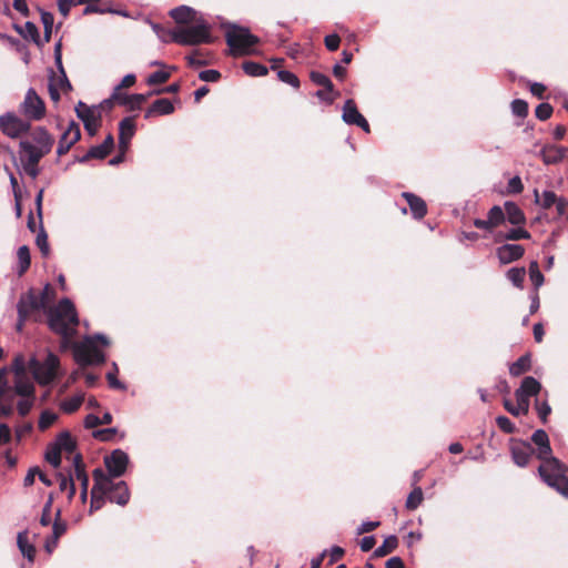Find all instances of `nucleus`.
<instances>
[{
	"instance_id": "3c124183",
	"label": "nucleus",
	"mask_w": 568,
	"mask_h": 568,
	"mask_svg": "<svg viewBox=\"0 0 568 568\" xmlns=\"http://www.w3.org/2000/svg\"><path fill=\"white\" fill-rule=\"evenodd\" d=\"M170 75H171L170 72L164 71V70H159V71L151 73L148 77L146 83L149 85L162 84L169 80Z\"/></svg>"
},
{
	"instance_id": "79ce46f5",
	"label": "nucleus",
	"mask_w": 568,
	"mask_h": 568,
	"mask_svg": "<svg viewBox=\"0 0 568 568\" xmlns=\"http://www.w3.org/2000/svg\"><path fill=\"white\" fill-rule=\"evenodd\" d=\"M9 389V385L0 386V415L10 416L13 413V404L12 398L8 403H4L2 399L7 396Z\"/></svg>"
},
{
	"instance_id": "58836bf2",
	"label": "nucleus",
	"mask_w": 568,
	"mask_h": 568,
	"mask_svg": "<svg viewBox=\"0 0 568 568\" xmlns=\"http://www.w3.org/2000/svg\"><path fill=\"white\" fill-rule=\"evenodd\" d=\"M424 499V494L420 487H415L412 493L408 495L405 506L409 510L416 509Z\"/></svg>"
},
{
	"instance_id": "4468645a",
	"label": "nucleus",
	"mask_w": 568,
	"mask_h": 568,
	"mask_svg": "<svg viewBox=\"0 0 568 568\" xmlns=\"http://www.w3.org/2000/svg\"><path fill=\"white\" fill-rule=\"evenodd\" d=\"M78 118H80L84 124V129L90 135H94L99 128V113L94 108L88 106L83 102H79L75 106Z\"/></svg>"
},
{
	"instance_id": "c85d7f7f",
	"label": "nucleus",
	"mask_w": 568,
	"mask_h": 568,
	"mask_svg": "<svg viewBox=\"0 0 568 568\" xmlns=\"http://www.w3.org/2000/svg\"><path fill=\"white\" fill-rule=\"evenodd\" d=\"M505 215L507 216V220L514 224H523L525 222V215L523 211L518 207L517 204L514 202H506L505 203Z\"/></svg>"
},
{
	"instance_id": "c03bdc74",
	"label": "nucleus",
	"mask_w": 568,
	"mask_h": 568,
	"mask_svg": "<svg viewBox=\"0 0 568 568\" xmlns=\"http://www.w3.org/2000/svg\"><path fill=\"white\" fill-rule=\"evenodd\" d=\"M529 277L535 288H539L544 284L545 278L536 261L529 265Z\"/></svg>"
},
{
	"instance_id": "bb28decb",
	"label": "nucleus",
	"mask_w": 568,
	"mask_h": 568,
	"mask_svg": "<svg viewBox=\"0 0 568 568\" xmlns=\"http://www.w3.org/2000/svg\"><path fill=\"white\" fill-rule=\"evenodd\" d=\"M112 98L116 100L118 103L128 105L131 110L140 109L142 103L146 100V95L144 94L121 95L114 93Z\"/></svg>"
},
{
	"instance_id": "338daca9",
	"label": "nucleus",
	"mask_w": 568,
	"mask_h": 568,
	"mask_svg": "<svg viewBox=\"0 0 568 568\" xmlns=\"http://www.w3.org/2000/svg\"><path fill=\"white\" fill-rule=\"evenodd\" d=\"M341 39L336 33L325 37V45L329 51H336L339 47Z\"/></svg>"
},
{
	"instance_id": "ddd939ff",
	"label": "nucleus",
	"mask_w": 568,
	"mask_h": 568,
	"mask_svg": "<svg viewBox=\"0 0 568 568\" xmlns=\"http://www.w3.org/2000/svg\"><path fill=\"white\" fill-rule=\"evenodd\" d=\"M129 464V456L121 449L113 450L110 455L104 457V465L108 469V476L112 479L120 477L125 473Z\"/></svg>"
},
{
	"instance_id": "c756f323",
	"label": "nucleus",
	"mask_w": 568,
	"mask_h": 568,
	"mask_svg": "<svg viewBox=\"0 0 568 568\" xmlns=\"http://www.w3.org/2000/svg\"><path fill=\"white\" fill-rule=\"evenodd\" d=\"M114 145V140L111 134H109L103 143L100 145L92 146L90 149V155H94V159H104L112 150Z\"/></svg>"
},
{
	"instance_id": "423d86ee",
	"label": "nucleus",
	"mask_w": 568,
	"mask_h": 568,
	"mask_svg": "<svg viewBox=\"0 0 568 568\" xmlns=\"http://www.w3.org/2000/svg\"><path fill=\"white\" fill-rule=\"evenodd\" d=\"M225 39L234 55L253 53L252 47L258 42V38L248 29L237 26H231L227 29Z\"/></svg>"
},
{
	"instance_id": "a878e982",
	"label": "nucleus",
	"mask_w": 568,
	"mask_h": 568,
	"mask_svg": "<svg viewBox=\"0 0 568 568\" xmlns=\"http://www.w3.org/2000/svg\"><path fill=\"white\" fill-rule=\"evenodd\" d=\"M72 465L74 468L73 479L80 481L81 488L89 486V477L85 473L84 464L82 462V456L80 454H74L72 456Z\"/></svg>"
},
{
	"instance_id": "6e6552de",
	"label": "nucleus",
	"mask_w": 568,
	"mask_h": 568,
	"mask_svg": "<svg viewBox=\"0 0 568 568\" xmlns=\"http://www.w3.org/2000/svg\"><path fill=\"white\" fill-rule=\"evenodd\" d=\"M19 112L30 122L40 121L45 116V103L33 88L27 90L23 101L19 104Z\"/></svg>"
},
{
	"instance_id": "9b49d317",
	"label": "nucleus",
	"mask_w": 568,
	"mask_h": 568,
	"mask_svg": "<svg viewBox=\"0 0 568 568\" xmlns=\"http://www.w3.org/2000/svg\"><path fill=\"white\" fill-rule=\"evenodd\" d=\"M48 90L53 102H58L60 100L61 92L65 93L71 90V84L62 65L58 67V72L50 70Z\"/></svg>"
},
{
	"instance_id": "6ab92c4d",
	"label": "nucleus",
	"mask_w": 568,
	"mask_h": 568,
	"mask_svg": "<svg viewBox=\"0 0 568 568\" xmlns=\"http://www.w3.org/2000/svg\"><path fill=\"white\" fill-rule=\"evenodd\" d=\"M524 252V247L519 244H504L497 248V256L501 264H508L520 258Z\"/></svg>"
},
{
	"instance_id": "f03ea898",
	"label": "nucleus",
	"mask_w": 568,
	"mask_h": 568,
	"mask_svg": "<svg viewBox=\"0 0 568 568\" xmlns=\"http://www.w3.org/2000/svg\"><path fill=\"white\" fill-rule=\"evenodd\" d=\"M53 143L54 139L43 126L36 128L31 139L20 141L19 159L26 174L32 179L39 175V162L51 152Z\"/></svg>"
},
{
	"instance_id": "7c9ffc66",
	"label": "nucleus",
	"mask_w": 568,
	"mask_h": 568,
	"mask_svg": "<svg viewBox=\"0 0 568 568\" xmlns=\"http://www.w3.org/2000/svg\"><path fill=\"white\" fill-rule=\"evenodd\" d=\"M17 544H18V547H19L21 554L24 557H27L30 561H32L33 558H34L36 549L29 542V540H28V532L27 531H21V532L18 534Z\"/></svg>"
},
{
	"instance_id": "b1692460",
	"label": "nucleus",
	"mask_w": 568,
	"mask_h": 568,
	"mask_svg": "<svg viewBox=\"0 0 568 568\" xmlns=\"http://www.w3.org/2000/svg\"><path fill=\"white\" fill-rule=\"evenodd\" d=\"M173 111L174 106L169 99H159L146 110L144 118L149 119L153 115H168L173 113Z\"/></svg>"
},
{
	"instance_id": "cd10ccee",
	"label": "nucleus",
	"mask_w": 568,
	"mask_h": 568,
	"mask_svg": "<svg viewBox=\"0 0 568 568\" xmlns=\"http://www.w3.org/2000/svg\"><path fill=\"white\" fill-rule=\"evenodd\" d=\"M60 453L65 452L72 454L75 449V442L69 432H62L58 435L55 442L52 443Z\"/></svg>"
},
{
	"instance_id": "dca6fc26",
	"label": "nucleus",
	"mask_w": 568,
	"mask_h": 568,
	"mask_svg": "<svg viewBox=\"0 0 568 568\" xmlns=\"http://www.w3.org/2000/svg\"><path fill=\"white\" fill-rule=\"evenodd\" d=\"M81 138L80 126L75 122H70L67 130L62 133L57 153L59 156L65 154Z\"/></svg>"
},
{
	"instance_id": "c9c22d12",
	"label": "nucleus",
	"mask_w": 568,
	"mask_h": 568,
	"mask_svg": "<svg viewBox=\"0 0 568 568\" xmlns=\"http://www.w3.org/2000/svg\"><path fill=\"white\" fill-rule=\"evenodd\" d=\"M530 365L531 362L529 355H524L510 365L509 373L513 376H519L525 372L529 371Z\"/></svg>"
},
{
	"instance_id": "ea45409f",
	"label": "nucleus",
	"mask_w": 568,
	"mask_h": 568,
	"mask_svg": "<svg viewBox=\"0 0 568 568\" xmlns=\"http://www.w3.org/2000/svg\"><path fill=\"white\" fill-rule=\"evenodd\" d=\"M487 219L488 223H490L493 229H495L504 223L506 215L504 210L499 205H495L489 210Z\"/></svg>"
},
{
	"instance_id": "f8f14e48",
	"label": "nucleus",
	"mask_w": 568,
	"mask_h": 568,
	"mask_svg": "<svg viewBox=\"0 0 568 568\" xmlns=\"http://www.w3.org/2000/svg\"><path fill=\"white\" fill-rule=\"evenodd\" d=\"M48 290L49 285L45 286V290L41 296H38L33 293H29L26 296L21 297L17 305L18 315L21 320H26L28 315L33 311L45 308V292Z\"/></svg>"
},
{
	"instance_id": "f3484780",
	"label": "nucleus",
	"mask_w": 568,
	"mask_h": 568,
	"mask_svg": "<svg viewBox=\"0 0 568 568\" xmlns=\"http://www.w3.org/2000/svg\"><path fill=\"white\" fill-rule=\"evenodd\" d=\"M135 133V122L133 116L124 118L119 124V148L126 152L129 143Z\"/></svg>"
},
{
	"instance_id": "393cba45",
	"label": "nucleus",
	"mask_w": 568,
	"mask_h": 568,
	"mask_svg": "<svg viewBox=\"0 0 568 568\" xmlns=\"http://www.w3.org/2000/svg\"><path fill=\"white\" fill-rule=\"evenodd\" d=\"M542 161L546 164H556L566 155V149L560 146H546L540 151Z\"/></svg>"
},
{
	"instance_id": "e2e57ef3",
	"label": "nucleus",
	"mask_w": 568,
	"mask_h": 568,
	"mask_svg": "<svg viewBox=\"0 0 568 568\" xmlns=\"http://www.w3.org/2000/svg\"><path fill=\"white\" fill-rule=\"evenodd\" d=\"M496 422H497L498 427L503 432H505L507 434H511V433L515 432V425H514V423L508 417H506V416H498Z\"/></svg>"
},
{
	"instance_id": "39448f33",
	"label": "nucleus",
	"mask_w": 568,
	"mask_h": 568,
	"mask_svg": "<svg viewBox=\"0 0 568 568\" xmlns=\"http://www.w3.org/2000/svg\"><path fill=\"white\" fill-rule=\"evenodd\" d=\"M97 342L109 345V339L103 334L87 336L74 346V358L80 365H97L105 361V355L98 348Z\"/></svg>"
},
{
	"instance_id": "09e8293b",
	"label": "nucleus",
	"mask_w": 568,
	"mask_h": 568,
	"mask_svg": "<svg viewBox=\"0 0 568 568\" xmlns=\"http://www.w3.org/2000/svg\"><path fill=\"white\" fill-rule=\"evenodd\" d=\"M36 402V395L21 397V399L17 404L18 413L21 416H26L30 413Z\"/></svg>"
},
{
	"instance_id": "a211bd4d",
	"label": "nucleus",
	"mask_w": 568,
	"mask_h": 568,
	"mask_svg": "<svg viewBox=\"0 0 568 568\" xmlns=\"http://www.w3.org/2000/svg\"><path fill=\"white\" fill-rule=\"evenodd\" d=\"M534 448L529 443L518 442L511 446V456L516 465L524 467L529 463Z\"/></svg>"
},
{
	"instance_id": "473e14b6",
	"label": "nucleus",
	"mask_w": 568,
	"mask_h": 568,
	"mask_svg": "<svg viewBox=\"0 0 568 568\" xmlns=\"http://www.w3.org/2000/svg\"><path fill=\"white\" fill-rule=\"evenodd\" d=\"M535 203L540 205L542 209L551 207L557 202V195L552 191H544L541 194L538 190H534Z\"/></svg>"
},
{
	"instance_id": "49530a36",
	"label": "nucleus",
	"mask_w": 568,
	"mask_h": 568,
	"mask_svg": "<svg viewBox=\"0 0 568 568\" xmlns=\"http://www.w3.org/2000/svg\"><path fill=\"white\" fill-rule=\"evenodd\" d=\"M526 271L524 267H513L507 272V278L516 286L521 287Z\"/></svg>"
},
{
	"instance_id": "0e129e2a",
	"label": "nucleus",
	"mask_w": 568,
	"mask_h": 568,
	"mask_svg": "<svg viewBox=\"0 0 568 568\" xmlns=\"http://www.w3.org/2000/svg\"><path fill=\"white\" fill-rule=\"evenodd\" d=\"M200 80L204 82H216L221 78V73L216 70H203L199 73Z\"/></svg>"
},
{
	"instance_id": "5fc2aeb1",
	"label": "nucleus",
	"mask_w": 568,
	"mask_h": 568,
	"mask_svg": "<svg viewBox=\"0 0 568 568\" xmlns=\"http://www.w3.org/2000/svg\"><path fill=\"white\" fill-rule=\"evenodd\" d=\"M277 77H278V79H280L282 82L287 83V84H290L291 87H293V88H295V89H297V88L300 87V80H298V78H297L294 73H292V72H290V71H286V70H280V71L277 72Z\"/></svg>"
},
{
	"instance_id": "f257e3e1",
	"label": "nucleus",
	"mask_w": 568,
	"mask_h": 568,
	"mask_svg": "<svg viewBox=\"0 0 568 568\" xmlns=\"http://www.w3.org/2000/svg\"><path fill=\"white\" fill-rule=\"evenodd\" d=\"M531 440L537 446V457L542 462L538 468L540 477L547 485L568 498V476L561 463L551 456L547 433L537 429Z\"/></svg>"
},
{
	"instance_id": "13d9d810",
	"label": "nucleus",
	"mask_w": 568,
	"mask_h": 568,
	"mask_svg": "<svg viewBox=\"0 0 568 568\" xmlns=\"http://www.w3.org/2000/svg\"><path fill=\"white\" fill-rule=\"evenodd\" d=\"M535 114H536L537 119L545 121L551 116L552 106L549 103H540L536 108Z\"/></svg>"
},
{
	"instance_id": "7ed1b4c3",
	"label": "nucleus",
	"mask_w": 568,
	"mask_h": 568,
	"mask_svg": "<svg viewBox=\"0 0 568 568\" xmlns=\"http://www.w3.org/2000/svg\"><path fill=\"white\" fill-rule=\"evenodd\" d=\"M49 327L64 338H70L79 324L78 313L69 298H62L48 311Z\"/></svg>"
},
{
	"instance_id": "9d476101",
	"label": "nucleus",
	"mask_w": 568,
	"mask_h": 568,
	"mask_svg": "<svg viewBox=\"0 0 568 568\" xmlns=\"http://www.w3.org/2000/svg\"><path fill=\"white\" fill-rule=\"evenodd\" d=\"M31 129L30 121L14 112H7L0 116V130L11 139L21 138Z\"/></svg>"
},
{
	"instance_id": "4d7b16f0",
	"label": "nucleus",
	"mask_w": 568,
	"mask_h": 568,
	"mask_svg": "<svg viewBox=\"0 0 568 568\" xmlns=\"http://www.w3.org/2000/svg\"><path fill=\"white\" fill-rule=\"evenodd\" d=\"M511 111L516 116L525 118L528 113V104L524 100L516 99L511 102Z\"/></svg>"
},
{
	"instance_id": "4c0bfd02",
	"label": "nucleus",
	"mask_w": 568,
	"mask_h": 568,
	"mask_svg": "<svg viewBox=\"0 0 568 568\" xmlns=\"http://www.w3.org/2000/svg\"><path fill=\"white\" fill-rule=\"evenodd\" d=\"M18 255V262H19V275H22L30 266L31 260H30V251L27 245H22L18 248L17 252Z\"/></svg>"
},
{
	"instance_id": "774afa93",
	"label": "nucleus",
	"mask_w": 568,
	"mask_h": 568,
	"mask_svg": "<svg viewBox=\"0 0 568 568\" xmlns=\"http://www.w3.org/2000/svg\"><path fill=\"white\" fill-rule=\"evenodd\" d=\"M524 189L523 182L519 176H514L508 182V191L510 193H520Z\"/></svg>"
},
{
	"instance_id": "864d4df0",
	"label": "nucleus",
	"mask_w": 568,
	"mask_h": 568,
	"mask_svg": "<svg viewBox=\"0 0 568 568\" xmlns=\"http://www.w3.org/2000/svg\"><path fill=\"white\" fill-rule=\"evenodd\" d=\"M36 244L39 247V250L41 251L43 256L49 255L50 248H49V243H48V235H47L45 231L43 230V227L40 229V232L37 235Z\"/></svg>"
},
{
	"instance_id": "e433bc0d",
	"label": "nucleus",
	"mask_w": 568,
	"mask_h": 568,
	"mask_svg": "<svg viewBox=\"0 0 568 568\" xmlns=\"http://www.w3.org/2000/svg\"><path fill=\"white\" fill-rule=\"evenodd\" d=\"M242 68L250 77H264L268 73V69L265 65L253 61L244 62Z\"/></svg>"
},
{
	"instance_id": "72a5a7b5",
	"label": "nucleus",
	"mask_w": 568,
	"mask_h": 568,
	"mask_svg": "<svg viewBox=\"0 0 568 568\" xmlns=\"http://www.w3.org/2000/svg\"><path fill=\"white\" fill-rule=\"evenodd\" d=\"M540 389L541 384L535 377L531 376L525 377L521 382L520 387L518 388L519 392L528 396L537 395Z\"/></svg>"
},
{
	"instance_id": "de8ad7c7",
	"label": "nucleus",
	"mask_w": 568,
	"mask_h": 568,
	"mask_svg": "<svg viewBox=\"0 0 568 568\" xmlns=\"http://www.w3.org/2000/svg\"><path fill=\"white\" fill-rule=\"evenodd\" d=\"M61 510L55 511V519L52 525V538L59 540V538L67 531V524L60 520Z\"/></svg>"
},
{
	"instance_id": "2f4dec72",
	"label": "nucleus",
	"mask_w": 568,
	"mask_h": 568,
	"mask_svg": "<svg viewBox=\"0 0 568 568\" xmlns=\"http://www.w3.org/2000/svg\"><path fill=\"white\" fill-rule=\"evenodd\" d=\"M397 546H398L397 537L394 535L387 536L384 539L383 544L375 549L374 556L377 558L384 557V556L390 554L392 551H394L397 548Z\"/></svg>"
},
{
	"instance_id": "1a4fd4ad",
	"label": "nucleus",
	"mask_w": 568,
	"mask_h": 568,
	"mask_svg": "<svg viewBox=\"0 0 568 568\" xmlns=\"http://www.w3.org/2000/svg\"><path fill=\"white\" fill-rule=\"evenodd\" d=\"M94 485L91 490L90 513L100 509L104 505V497L111 490L112 479L101 468L93 470Z\"/></svg>"
},
{
	"instance_id": "a18cd8bd",
	"label": "nucleus",
	"mask_w": 568,
	"mask_h": 568,
	"mask_svg": "<svg viewBox=\"0 0 568 568\" xmlns=\"http://www.w3.org/2000/svg\"><path fill=\"white\" fill-rule=\"evenodd\" d=\"M310 78L313 83L323 87L327 92H333V83L327 75L317 71H312Z\"/></svg>"
},
{
	"instance_id": "37998d69",
	"label": "nucleus",
	"mask_w": 568,
	"mask_h": 568,
	"mask_svg": "<svg viewBox=\"0 0 568 568\" xmlns=\"http://www.w3.org/2000/svg\"><path fill=\"white\" fill-rule=\"evenodd\" d=\"M45 460L53 467L59 468L61 465V453L59 449L52 445V443L48 446L45 450Z\"/></svg>"
},
{
	"instance_id": "603ef678",
	"label": "nucleus",
	"mask_w": 568,
	"mask_h": 568,
	"mask_svg": "<svg viewBox=\"0 0 568 568\" xmlns=\"http://www.w3.org/2000/svg\"><path fill=\"white\" fill-rule=\"evenodd\" d=\"M498 236L501 239H505V240H513V241H517V240H521V239H530L529 232H527L524 229H511L507 233L499 234Z\"/></svg>"
},
{
	"instance_id": "412c9836",
	"label": "nucleus",
	"mask_w": 568,
	"mask_h": 568,
	"mask_svg": "<svg viewBox=\"0 0 568 568\" xmlns=\"http://www.w3.org/2000/svg\"><path fill=\"white\" fill-rule=\"evenodd\" d=\"M170 16L179 24L197 22V20L201 18L197 16V12L193 8L187 6H181L172 9L170 11Z\"/></svg>"
},
{
	"instance_id": "4be33fe9",
	"label": "nucleus",
	"mask_w": 568,
	"mask_h": 568,
	"mask_svg": "<svg viewBox=\"0 0 568 568\" xmlns=\"http://www.w3.org/2000/svg\"><path fill=\"white\" fill-rule=\"evenodd\" d=\"M111 503L125 506L130 499V491L124 481L114 483L112 480L111 490L106 494Z\"/></svg>"
},
{
	"instance_id": "20e7f679",
	"label": "nucleus",
	"mask_w": 568,
	"mask_h": 568,
	"mask_svg": "<svg viewBox=\"0 0 568 568\" xmlns=\"http://www.w3.org/2000/svg\"><path fill=\"white\" fill-rule=\"evenodd\" d=\"M194 26L181 27L170 32V40L182 45H196L200 43H211L212 36L210 26L200 18Z\"/></svg>"
},
{
	"instance_id": "5701e85b",
	"label": "nucleus",
	"mask_w": 568,
	"mask_h": 568,
	"mask_svg": "<svg viewBox=\"0 0 568 568\" xmlns=\"http://www.w3.org/2000/svg\"><path fill=\"white\" fill-rule=\"evenodd\" d=\"M402 195L407 201L410 212L415 219H422L426 215L427 207L422 197L408 192H404Z\"/></svg>"
},
{
	"instance_id": "0eeeda50",
	"label": "nucleus",
	"mask_w": 568,
	"mask_h": 568,
	"mask_svg": "<svg viewBox=\"0 0 568 568\" xmlns=\"http://www.w3.org/2000/svg\"><path fill=\"white\" fill-rule=\"evenodd\" d=\"M58 366L59 358L52 353H49L43 362L38 361L36 357L29 361V369L40 385H48L53 382L57 376Z\"/></svg>"
},
{
	"instance_id": "680f3d73",
	"label": "nucleus",
	"mask_w": 568,
	"mask_h": 568,
	"mask_svg": "<svg viewBox=\"0 0 568 568\" xmlns=\"http://www.w3.org/2000/svg\"><path fill=\"white\" fill-rule=\"evenodd\" d=\"M51 510H52V496L49 497L47 503L43 506L42 515L40 518V524L42 526H48L51 523Z\"/></svg>"
},
{
	"instance_id": "aec40b11",
	"label": "nucleus",
	"mask_w": 568,
	"mask_h": 568,
	"mask_svg": "<svg viewBox=\"0 0 568 568\" xmlns=\"http://www.w3.org/2000/svg\"><path fill=\"white\" fill-rule=\"evenodd\" d=\"M11 388L14 394L20 397L36 395L33 381L28 376V374L14 376L13 386Z\"/></svg>"
},
{
	"instance_id": "6e6d98bb",
	"label": "nucleus",
	"mask_w": 568,
	"mask_h": 568,
	"mask_svg": "<svg viewBox=\"0 0 568 568\" xmlns=\"http://www.w3.org/2000/svg\"><path fill=\"white\" fill-rule=\"evenodd\" d=\"M112 368H113V371L109 372L106 374V379H108L110 387L115 388V389H121V390L125 389V385L116 378V373H118L116 363H112Z\"/></svg>"
},
{
	"instance_id": "8fccbe9b",
	"label": "nucleus",
	"mask_w": 568,
	"mask_h": 568,
	"mask_svg": "<svg viewBox=\"0 0 568 568\" xmlns=\"http://www.w3.org/2000/svg\"><path fill=\"white\" fill-rule=\"evenodd\" d=\"M57 419L58 415L55 413L51 410H44L40 415L38 426L41 430H44L50 427Z\"/></svg>"
},
{
	"instance_id": "2eb2a0df",
	"label": "nucleus",
	"mask_w": 568,
	"mask_h": 568,
	"mask_svg": "<svg viewBox=\"0 0 568 568\" xmlns=\"http://www.w3.org/2000/svg\"><path fill=\"white\" fill-rule=\"evenodd\" d=\"M342 119L347 124H354L363 129L365 132H369V124L366 119L359 113L354 100H346L343 105Z\"/></svg>"
},
{
	"instance_id": "69168bd1",
	"label": "nucleus",
	"mask_w": 568,
	"mask_h": 568,
	"mask_svg": "<svg viewBox=\"0 0 568 568\" xmlns=\"http://www.w3.org/2000/svg\"><path fill=\"white\" fill-rule=\"evenodd\" d=\"M536 409L538 412L540 419L544 423H546L548 415L551 413L550 405L546 400L545 402L536 400Z\"/></svg>"
},
{
	"instance_id": "f704fd0d",
	"label": "nucleus",
	"mask_w": 568,
	"mask_h": 568,
	"mask_svg": "<svg viewBox=\"0 0 568 568\" xmlns=\"http://www.w3.org/2000/svg\"><path fill=\"white\" fill-rule=\"evenodd\" d=\"M83 400H84V395L78 394L75 396H72L70 398L62 400L60 403V408L62 412H64L67 414H72L80 408Z\"/></svg>"
},
{
	"instance_id": "052dcab7",
	"label": "nucleus",
	"mask_w": 568,
	"mask_h": 568,
	"mask_svg": "<svg viewBox=\"0 0 568 568\" xmlns=\"http://www.w3.org/2000/svg\"><path fill=\"white\" fill-rule=\"evenodd\" d=\"M14 376L27 374V369H29V365H26V362L22 356H17L12 363L11 367Z\"/></svg>"
},
{
	"instance_id": "a19ab883",
	"label": "nucleus",
	"mask_w": 568,
	"mask_h": 568,
	"mask_svg": "<svg viewBox=\"0 0 568 568\" xmlns=\"http://www.w3.org/2000/svg\"><path fill=\"white\" fill-rule=\"evenodd\" d=\"M58 477L60 480V483H59L60 490H62V491L67 490L68 498L71 500L75 494L74 479H73L72 474H70L68 477L62 474H59Z\"/></svg>"
},
{
	"instance_id": "bf43d9fd",
	"label": "nucleus",
	"mask_w": 568,
	"mask_h": 568,
	"mask_svg": "<svg viewBox=\"0 0 568 568\" xmlns=\"http://www.w3.org/2000/svg\"><path fill=\"white\" fill-rule=\"evenodd\" d=\"M515 396H516V400H517V406L520 409V412L524 415L527 414L529 410V397L530 396L523 394L518 389L515 392Z\"/></svg>"
}]
</instances>
